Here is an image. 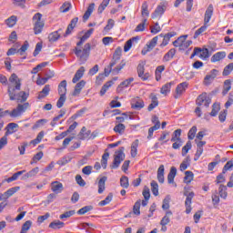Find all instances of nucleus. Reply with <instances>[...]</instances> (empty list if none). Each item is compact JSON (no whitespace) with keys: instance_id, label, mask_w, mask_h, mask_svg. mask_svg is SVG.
I'll return each instance as SVG.
<instances>
[{"instance_id":"5701e85b","label":"nucleus","mask_w":233,"mask_h":233,"mask_svg":"<svg viewBox=\"0 0 233 233\" xmlns=\"http://www.w3.org/2000/svg\"><path fill=\"white\" fill-rule=\"evenodd\" d=\"M187 37H188V35H187L178 37L177 40L173 42V46L176 47L179 46L183 48V46H185V41H187Z\"/></svg>"},{"instance_id":"4be33fe9","label":"nucleus","mask_w":233,"mask_h":233,"mask_svg":"<svg viewBox=\"0 0 233 233\" xmlns=\"http://www.w3.org/2000/svg\"><path fill=\"white\" fill-rule=\"evenodd\" d=\"M92 34H94V28H91L85 33V35L80 38V41L76 43V46H81L83 43L92 35Z\"/></svg>"},{"instance_id":"412c9836","label":"nucleus","mask_w":233,"mask_h":233,"mask_svg":"<svg viewBox=\"0 0 233 233\" xmlns=\"http://www.w3.org/2000/svg\"><path fill=\"white\" fill-rule=\"evenodd\" d=\"M85 75V66H81L75 74L72 83H77L81 77Z\"/></svg>"},{"instance_id":"c03bdc74","label":"nucleus","mask_w":233,"mask_h":233,"mask_svg":"<svg viewBox=\"0 0 233 233\" xmlns=\"http://www.w3.org/2000/svg\"><path fill=\"white\" fill-rule=\"evenodd\" d=\"M145 103L143 100H137L135 103L131 104V108H134L135 110H141V108H144Z\"/></svg>"},{"instance_id":"6e6552de","label":"nucleus","mask_w":233,"mask_h":233,"mask_svg":"<svg viewBox=\"0 0 233 233\" xmlns=\"http://www.w3.org/2000/svg\"><path fill=\"white\" fill-rule=\"evenodd\" d=\"M198 106H206V108H208L210 106V104L212 103V99L207 96V93H203L202 95H199L196 101Z\"/></svg>"},{"instance_id":"f257e3e1","label":"nucleus","mask_w":233,"mask_h":233,"mask_svg":"<svg viewBox=\"0 0 233 233\" xmlns=\"http://www.w3.org/2000/svg\"><path fill=\"white\" fill-rule=\"evenodd\" d=\"M7 94L10 101H16L18 105L12 111L5 110V112H2V116H6V114H8L10 117H21V116L30 108V103L25 102L26 99H28L29 94L21 91V79L15 74H13L9 77Z\"/></svg>"},{"instance_id":"cd10ccee","label":"nucleus","mask_w":233,"mask_h":233,"mask_svg":"<svg viewBox=\"0 0 233 233\" xmlns=\"http://www.w3.org/2000/svg\"><path fill=\"white\" fill-rule=\"evenodd\" d=\"M63 227H65V222H61V220H54L49 224V228H53L54 230L63 228Z\"/></svg>"},{"instance_id":"473e14b6","label":"nucleus","mask_w":233,"mask_h":233,"mask_svg":"<svg viewBox=\"0 0 233 233\" xmlns=\"http://www.w3.org/2000/svg\"><path fill=\"white\" fill-rule=\"evenodd\" d=\"M172 85H174L173 82L165 84L160 89V94H163V96H167V94L170 93V88H172Z\"/></svg>"},{"instance_id":"603ef678","label":"nucleus","mask_w":233,"mask_h":233,"mask_svg":"<svg viewBox=\"0 0 233 233\" xmlns=\"http://www.w3.org/2000/svg\"><path fill=\"white\" fill-rule=\"evenodd\" d=\"M108 157H110V154L108 152H106L102 156L101 159V166L103 168H106V165L108 163Z\"/></svg>"},{"instance_id":"338daca9","label":"nucleus","mask_w":233,"mask_h":233,"mask_svg":"<svg viewBox=\"0 0 233 233\" xmlns=\"http://www.w3.org/2000/svg\"><path fill=\"white\" fill-rule=\"evenodd\" d=\"M233 70V63L228 64L223 70L222 76H230Z\"/></svg>"},{"instance_id":"7c9ffc66","label":"nucleus","mask_w":233,"mask_h":233,"mask_svg":"<svg viewBox=\"0 0 233 233\" xmlns=\"http://www.w3.org/2000/svg\"><path fill=\"white\" fill-rule=\"evenodd\" d=\"M50 94V85H46L42 91L38 94V99H44Z\"/></svg>"},{"instance_id":"ea45409f","label":"nucleus","mask_w":233,"mask_h":233,"mask_svg":"<svg viewBox=\"0 0 233 233\" xmlns=\"http://www.w3.org/2000/svg\"><path fill=\"white\" fill-rule=\"evenodd\" d=\"M230 88H232V82H230V80H225L224 89L222 91L223 96H227V94L230 92Z\"/></svg>"},{"instance_id":"e433bc0d","label":"nucleus","mask_w":233,"mask_h":233,"mask_svg":"<svg viewBox=\"0 0 233 233\" xmlns=\"http://www.w3.org/2000/svg\"><path fill=\"white\" fill-rule=\"evenodd\" d=\"M171 37H174V35L172 33H168V34L165 35L163 41L160 44V47L164 48V46H167V45H168V43L170 42Z\"/></svg>"},{"instance_id":"69168bd1","label":"nucleus","mask_w":233,"mask_h":233,"mask_svg":"<svg viewBox=\"0 0 233 233\" xmlns=\"http://www.w3.org/2000/svg\"><path fill=\"white\" fill-rule=\"evenodd\" d=\"M114 25H116L114 19H108L107 25L104 27V31L110 32V30L114 28Z\"/></svg>"},{"instance_id":"9b49d317","label":"nucleus","mask_w":233,"mask_h":233,"mask_svg":"<svg viewBox=\"0 0 233 233\" xmlns=\"http://www.w3.org/2000/svg\"><path fill=\"white\" fill-rule=\"evenodd\" d=\"M219 74V71L218 69L211 70L204 78V85L206 86H208V85H212V82L214 79L218 77V75Z\"/></svg>"},{"instance_id":"de8ad7c7","label":"nucleus","mask_w":233,"mask_h":233,"mask_svg":"<svg viewBox=\"0 0 233 233\" xmlns=\"http://www.w3.org/2000/svg\"><path fill=\"white\" fill-rule=\"evenodd\" d=\"M176 141H181V129L175 130L172 135L171 142H176Z\"/></svg>"},{"instance_id":"393cba45","label":"nucleus","mask_w":233,"mask_h":233,"mask_svg":"<svg viewBox=\"0 0 233 233\" xmlns=\"http://www.w3.org/2000/svg\"><path fill=\"white\" fill-rule=\"evenodd\" d=\"M172 216V211L167 210L166 212V215L163 217V218L160 221V225L162 227H167V225H168V223H170V217Z\"/></svg>"},{"instance_id":"7ed1b4c3","label":"nucleus","mask_w":233,"mask_h":233,"mask_svg":"<svg viewBox=\"0 0 233 233\" xmlns=\"http://www.w3.org/2000/svg\"><path fill=\"white\" fill-rule=\"evenodd\" d=\"M91 48L92 46L90 45V43H86L84 46L83 49L79 48L78 46L74 49L75 56H76V57L80 61V65H85L86 61H88V57H90Z\"/></svg>"},{"instance_id":"1a4fd4ad","label":"nucleus","mask_w":233,"mask_h":233,"mask_svg":"<svg viewBox=\"0 0 233 233\" xmlns=\"http://www.w3.org/2000/svg\"><path fill=\"white\" fill-rule=\"evenodd\" d=\"M184 196L187 197L185 201L186 214H190V212H192V199L194 198L195 194L192 191H186Z\"/></svg>"},{"instance_id":"20e7f679","label":"nucleus","mask_w":233,"mask_h":233,"mask_svg":"<svg viewBox=\"0 0 233 233\" xmlns=\"http://www.w3.org/2000/svg\"><path fill=\"white\" fill-rule=\"evenodd\" d=\"M214 14V6L212 5H209L205 12V17H204V25H202L200 28H198L194 35V39H198L203 32L207 31V25L208 23H210V19H212V15Z\"/></svg>"},{"instance_id":"5fc2aeb1","label":"nucleus","mask_w":233,"mask_h":233,"mask_svg":"<svg viewBox=\"0 0 233 233\" xmlns=\"http://www.w3.org/2000/svg\"><path fill=\"white\" fill-rule=\"evenodd\" d=\"M159 105V101H157V96H153L151 104L148 106L147 110L148 112H152L153 108H156Z\"/></svg>"},{"instance_id":"c9c22d12","label":"nucleus","mask_w":233,"mask_h":233,"mask_svg":"<svg viewBox=\"0 0 233 233\" xmlns=\"http://www.w3.org/2000/svg\"><path fill=\"white\" fill-rule=\"evenodd\" d=\"M139 40L138 37H132L129 40H127L124 46V52H128L130 48H132V43L134 41L137 42Z\"/></svg>"},{"instance_id":"13d9d810","label":"nucleus","mask_w":233,"mask_h":233,"mask_svg":"<svg viewBox=\"0 0 233 233\" xmlns=\"http://www.w3.org/2000/svg\"><path fill=\"white\" fill-rule=\"evenodd\" d=\"M125 128H126V127L124 124H117L114 127V132H116V134L123 135L125 133Z\"/></svg>"},{"instance_id":"79ce46f5","label":"nucleus","mask_w":233,"mask_h":233,"mask_svg":"<svg viewBox=\"0 0 233 233\" xmlns=\"http://www.w3.org/2000/svg\"><path fill=\"white\" fill-rule=\"evenodd\" d=\"M218 194L222 199H227V196H228V194L227 193V186L220 185L218 188Z\"/></svg>"},{"instance_id":"39448f33","label":"nucleus","mask_w":233,"mask_h":233,"mask_svg":"<svg viewBox=\"0 0 233 233\" xmlns=\"http://www.w3.org/2000/svg\"><path fill=\"white\" fill-rule=\"evenodd\" d=\"M41 17H43V15L40 13H36L33 17V21H35L34 32L35 35L41 34L43 28H45V22L41 20Z\"/></svg>"},{"instance_id":"72a5a7b5","label":"nucleus","mask_w":233,"mask_h":233,"mask_svg":"<svg viewBox=\"0 0 233 233\" xmlns=\"http://www.w3.org/2000/svg\"><path fill=\"white\" fill-rule=\"evenodd\" d=\"M65 114H66V111L65 109L60 110L59 115L54 117L53 120L51 121L50 123L51 127H56V125H57V121H59L61 117H64Z\"/></svg>"},{"instance_id":"aec40b11","label":"nucleus","mask_w":233,"mask_h":233,"mask_svg":"<svg viewBox=\"0 0 233 233\" xmlns=\"http://www.w3.org/2000/svg\"><path fill=\"white\" fill-rule=\"evenodd\" d=\"M85 85H86V82L85 80H81L80 82H78L75 86L73 96H79L81 94V90L85 88Z\"/></svg>"},{"instance_id":"58836bf2","label":"nucleus","mask_w":233,"mask_h":233,"mask_svg":"<svg viewBox=\"0 0 233 233\" xmlns=\"http://www.w3.org/2000/svg\"><path fill=\"white\" fill-rule=\"evenodd\" d=\"M18 127L19 125L15 123H9L6 127V136H8V134H14V132H15V128H17Z\"/></svg>"},{"instance_id":"c756f323","label":"nucleus","mask_w":233,"mask_h":233,"mask_svg":"<svg viewBox=\"0 0 233 233\" xmlns=\"http://www.w3.org/2000/svg\"><path fill=\"white\" fill-rule=\"evenodd\" d=\"M106 179L107 177H103L99 179L98 181V194H103V192H105V185L106 183Z\"/></svg>"},{"instance_id":"680f3d73","label":"nucleus","mask_w":233,"mask_h":233,"mask_svg":"<svg viewBox=\"0 0 233 233\" xmlns=\"http://www.w3.org/2000/svg\"><path fill=\"white\" fill-rule=\"evenodd\" d=\"M133 81H134V77L126 79L118 86L117 90H119V88H127V86H128V85H130V83H132Z\"/></svg>"},{"instance_id":"c85d7f7f","label":"nucleus","mask_w":233,"mask_h":233,"mask_svg":"<svg viewBox=\"0 0 233 233\" xmlns=\"http://www.w3.org/2000/svg\"><path fill=\"white\" fill-rule=\"evenodd\" d=\"M59 96H66V80H63L58 85Z\"/></svg>"},{"instance_id":"f3484780","label":"nucleus","mask_w":233,"mask_h":233,"mask_svg":"<svg viewBox=\"0 0 233 233\" xmlns=\"http://www.w3.org/2000/svg\"><path fill=\"white\" fill-rule=\"evenodd\" d=\"M94 10H96V4L95 3H91L88 5L86 11L85 12V14L83 15L84 21H88V19L92 15V13L94 12Z\"/></svg>"},{"instance_id":"8fccbe9b","label":"nucleus","mask_w":233,"mask_h":233,"mask_svg":"<svg viewBox=\"0 0 233 233\" xmlns=\"http://www.w3.org/2000/svg\"><path fill=\"white\" fill-rule=\"evenodd\" d=\"M70 161H72V157L66 156L57 161V165L65 167V165H67V163H70Z\"/></svg>"},{"instance_id":"4d7b16f0","label":"nucleus","mask_w":233,"mask_h":233,"mask_svg":"<svg viewBox=\"0 0 233 233\" xmlns=\"http://www.w3.org/2000/svg\"><path fill=\"white\" fill-rule=\"evenodd\" d=\"M32 227V221L27 220L25 221L23 226L20 233H26L28 230H30V228Z\"/></svg>"},{"instance_id":"bf43d9fd","label":"nucleus","mask_w":233,"mask_h":233,"mask_svg":"<svg viewBox=\"0 0 233 233\" xmlns=\"http://www.w3.org/2000/svg\"><path fill=\"white\" fill-rule=\"evenodd\" d=\"M192 148V142L187 141V144L182 147V156L185 157L188 154V150Z\"/></svg>"},{"instance_id":"774afa93","label":"nucleus","mask_w":233,"mask_h":233,"mask_svg":"<svg viewBox=\"0 0 233 233\" xmlns=\"http://www.w3.org/2000/svg\"><path fill=\"white\" fill-rule=\"evenodd\" d=\"M232 168H233V159H231L226 163V165L223 167L222 172H223V174H227V171L232 170Z\"/></svg>"},{"instance_id":"f704fd0d","label":"nucleus","mask_w":233,"mask_h":233,"mask_svg":"<svg viewBox=\"0 0 233 233\" xmlns=\"http://www.w3.org/2000/svg\"><path fill=\"white\" fill-rule=\"evenodd\" d=\"M16 23H17V16L15 15H12L5 20V25L9 26V28L15 26Z\"/></svg>"},{"instance_id":"3c124183","label":"nucleus","mask_w":233,"mask_h":233,"mask_svg":"<svg viewBox=\"0 0 233 233\" xmlns=\"http://www.w3.org/2000/svg\"><path fill=\"white\" fill-rule=\"evenodd\" d=\"M112 85H114L113 81L106 82L100 90V96H105V94H106V91L110 86H112Z\"/></svg>"},{"instance_id":"4c0bfd02","label":"nucleus","mask_w":233,"mask_h":233,"mask_svg":"<svg viewBox=\"0 0 233 233\" xmlns=\"http://www.w3.org/2000/svg\"><path fill=\"white\" fill-rule=\"evenodd\" d=\"M151 192L153 196H159V185L155 180L151 181Z\"/></svg>"},{"instance_id":"052dcab7","label":"nucleus","mask_w":233,"mask_h":233,"mask_svg":"<svg viewBox=\"0 0 233 233\" xmlns=\"http://www.w3.org/2000/svg\"><path fill=\"white\" fill-rule=\"evenodd\" d=\"M94 207L92 206H86L84 208H81L78 211L77 214L79 216H84V214H86V212H90V210H93Z\"/></svg>"},{"instance_id":"423d86ee","label":"nucleus","mask_w":233,"mask_h":233,"mask_svg":"<svg viewBox=\"0 0 233 233\" xmlns=\"http://www.w3.org/2000/svg\"><path fill=\"white\" fill-rule=\"evenodd\" d=\"M21 190L20 187H14L9 188L7 191H5L4 194H2V203H1V208H5L8 205V199L9 198H12L15 192H19Z\"/></svg>"},{"instance_id":"a878e982","label":"nucleus","mask_w":233,"mask_h":233,"mask_svg":"<svg viewBox=\"0 0 233 233\" xmlns=\"http://www.w3.org/2000/svg\"><path fill=\"white\" fill-rule=\"evenodd\" d=\"M157 179L160 183H165V166L160 165L157 169Z\"/></svg>"},{"instance_id":"a211bd4d","label":"nucleus","mask_w":233,"mask_h":233,"mask_svg":"<svg viewBox=\"0 0 233 233\" xmlns=\"http://www.w3.org/2000/svg\"><path fill=\"white\" fill-rule=\"evenodd\" d=\"M165 14V5H157L155 12L151 15L152 19H157Z\"/></svg>"},{"instance_id":"9d476101","label":"nucleus","mask_w":233,"mask_h":233,"mask_svg":"<svg viewBox=\"0 0 233 233\" xmlns=\"http://www.w3.org/2000/svg\"><path fill=\"white\" fill-rule=\"evenodd\" d=\"M194 56H198L200 59H208V57H210L208 48L201 49L199 47H196L191 55V57H194Z\"/></svg>"},{"instance_id":"2f4dec72","label":"nucleus","mask_w":233,"mask_h":233,"mask_svg":"<svg viewBox=\"0 0 233 233\" xmlns=\"http://www.w3.org/2000/svg\"><path fill=\"white\" fill-rule=\"evenodd\" d=\"M137 147H139V140L136 139L131 144V157H136V156H137Z\"/></svg>"},{"instance_id":"0eeeda50","label":"nucleus","mask_w":233,"mask_h":233,"mask_svg":"<svg viewBox=\"0 0 233 233\" xmlns=\"http://www.w3.org/2000/svg\"><path fill=\"white\" fill-rule=\"evenodd\" d=\"M125 160V147H120L118 151L116 152L115 158L111 168H119L121 162Z\"/></svg>"},{"instance_id":"f03ea898","label":"nucleus","mask_w":233,"mask_h":233,"mask_svg":"<svg viewBox=\"0 0 233 233\" xmlns=\"http://www.w3.org/2000/svg\"><path fill=\"white\" fill-rule=\"evenodd\" d=\"M117 63H119V58L113 57L109 66L104 70L106 77H108V76H110V73H112L113 76H117V74H119V72H121V70H123L127 65V62H125V60H122L118 66H116ZM116 66V67L112 69V67Z\"/></svg>"},{"instance_id":"09e8293b","label":"nucleus","mask_w":233,"mask_h":233,"mask_svg":"<svg viewBox=\"0 0 233 233\" xmlns=\"http://www.w3.org/2000/svg\"><path fill=\"white\" fill-rule=\"evenodd\" d=\"M37 174H39V168L35 167V168L31 169L29 172H27L25 175V179H28L30 177H34L37 176Z\"/></svg>"},{"instance_id":"b1692460","label":"nucleus","mask_w":233,"mask_h":233,"mask_svg":"<svg viewBox=\"0 0 233 233\" xmlns=\"http://www.w3.org/2000/svg\"><path fill=\"white\" fill-rule=\"evenodd\" d=\"M177 174V168H176V167H172L167 175V183H169V184L174 183V179H175Z\"/></svg>"},{"instance_id":"ddd939ff","label":"nucleus","mask_w":233,"mask_h":233,"mask_svg":"<svg viewBox=\"0 0 233 233\" xmlns=\"http://www.w3.org/2000/svg\"><path fill=\"white\" fill-rule=\"evenodd\" d=\"M225 57H227V52L225 51L217 52L211 56V63H218L219 61H223Z\"/></svg>"},{"instance_id":"0e129e2a","label":"nucleus","mask_w":233,"mask_h":233,"mask_svg":"<svg viewBox=\"0 0 233 233\" xmlns=\"http://www.w3.org/2000/svg\"><path fill=\"white\" fill-rule=\"evenodd\" d=\"M196 132H198V127L196 126L192 127L187 133L188 139L192 140L196 137Z\"/></svg>"},{"instance_id":"f8f14e48","label":"nucleus","mask_w":233,"mask_h":233,"mask_svg":"<svg viewBox=\"0 0 233 233\" xmlns=\"http://www.w3.org/2000/svg\"><path fill=\"white\" fill-rule=\"evenodd\" d=\"M138 77L142 79V81H147L148 77H150V73H145V65L139 64L137 67Z\"/></svg>"},{"instance_id":"e2e57ef3","label":"nucleus","mask_w":233,"mask_h":233,"mask_svg":"<svg viewBox=\"0 0 233 233\" xmlns=\"http://www.w3.org/2000/svg\"><path fill=\"white\" fill-rule=\"evenodd\" d=\"M129 185L130 184L128 183V177L123 176L120 178V186L123 187V188H128Z\"/></svg>"},{"instance_id":"37998d69","label":"nucleus","mask_w":233,"mask_h":233,"mask_svg":"<svg viewBox=\"0 0 233 233\" xmlns=\"http://www.w3.org/2000/svg\"><path fill=\"white\" fill-rule=\"evenodd\" d=\"M110 5V0H103L102 3L99 5L97 9V14H101L102 12H105L106 9V6Z\"/></svg>"},{"instance_id":"a19ab883","label":"nucleus","mask_w":233,"mask_h":233,"mask_svg":"<svg viewBox=\"0 0 233 233\" xmlns=\"http://www.w3.org/2000/svg\"><path fill=\"white\" fill-rule=\"evenodd\" d=\"M176 56V50L174 48L170 49L163 57V61L168 62L170 59L174 58Z\"/></svg>"},{"instance_id":"49530a36","label":"nucleus","mask_w":233,"mask_h":233,"mask_svg":"<svg viewBox=\"0 0 233 233\" xmlns=\"http://www.w3.org/2000/svg\"><path fill=\"white\" fill-rule=\"evenodd\" d=\"M159 39V36L153 37L148 44H147V47L149 48L151 51L156 48V45H157V41Z\"/></svg>"},{"instance_id":"dca6fc26","label":"nucleus","mask_w":233,"mask_h":233,"mask_svg":"<svg viewBox=\"0 0 233 233\" xmlns=\"http://www.w3.org/2000/svg\"><path fill=\"white\" fill-rule=\"evenodd\" d=\"M187 87L188 84L187 82L179 84L176 88L177 95H175V99H177V97H179V96H181Z\"/></svg>"},{"instance_id":"6ab92c4d","label":"nucleus","mask_w":233,"mask_h":233,"mask_svg":"<svg viewBox=\"0 0 233 233\" xmlns=\"http://www.w3.org/2000/svg\"><path fill=\"white\" fill-rule=\"evenodd\" d=\"M51 190L55 192V194H61L63 192V184L59 181H55L51 184Z\"/></svg>"},{"instance_id":"a18cd8bd","label":"nucleus","mask_w":233,"mask_h":233,"mask_svg":"<svg viewBox=\"0 0 233 233\" xmlns=\"http://www.w3.org/2000/svg\"><path fill=\"white\" fill-rule=\"evenodd\" d=\"M194 179V173L192 171H186L184 181L188 185V183H192Z\"/></svg>"},{"instance_id":"864d4df0","label":"nucleus","mask_w":233,"mask_h":233,"mask_svg":"<svg viewBox=\"0 0 233 233\" xmlns=\"http://www.w3.org/2000/svg\"><path fill=\"white\" fill-rule=\"evenodd\" d=\"M112 198H114V196L112 195V193H109L104 200L99 202V207H105L108 205L112 201Z\"/></svg>"},{"instance_id":"bb28decb","label":"nucleus","mask_w":233,"mask_h":233,"mask_svg":"<svg viewBox=\"0 0 233 233\" xmlns=\"http://www.w3.org/2000/svg\"><path fill=\"white\" fill-rule=\"evenodd\" d=\"M23 174H25V170L18 171V172L15 173L11 177L5 178L3 181V183H5V182L12 183V181H17V179H19V176H23Z\"/></svg>"},{"instance_id":"6e6d98bb","label":"nucleus","mask_w":233,"mask_h":233,"mask_svg":"<svg viewBox=\"0 0 233 233\" xmlns=\"http://www.w3.org/2000/svg\"><path fill=\"white\" fill-rule=\"evenodd\" d=\"M162 208L163 210H168V208H170V195H167L163 199Z\"/></svg>"},{"instance_id":"2eb2a0df","label":"nucleus","mask_w":233,"mask_h":233,"mask_svg":"<svg viewBox=\"0 0 233 233\" xmlns=\"http://www.w3.org/2000/svg\"><path fill=\"white\" fill-rule=\"evenodd\" d=\"M91 131L87 130L86 127H83L80 130L79 134L77 135L78 139L85 141V139H90Z\"/></svg>"},{"instance_id":"4468645a","label":"nucleus","mask_w":233,"mask_h":233,"mask_svg":"<svg viewBox=\"0 0 233 233\" xmlns=\"http://www.w3.org/2000/svg\"><path fill=\"white\" fill-rule=\"evenodd\" d=\"M61 32H63V28H59L57 31L49 34L47 37L49 43H56V41H58L59 37H61Z\"/></svg>"}]
</instances>
